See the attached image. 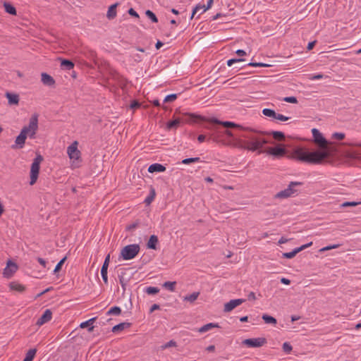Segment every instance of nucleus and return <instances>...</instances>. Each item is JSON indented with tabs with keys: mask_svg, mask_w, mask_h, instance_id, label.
Listing matches in <instances>:
<instances>
[{
	"mask_svg": "<svg viewBox=\"0 0 361 361\" xmlns=\"http://www.w3.org/2000/svg\"><path fill=\"white\" fill-rule=\"evenodd\" d=\"M18 266L16 263L9 260L7 263V266L4 269V276L8 279L13 276V274L17 271Z\"/></svg>",
	"mask_w": 361,
	"mask_h": 361,
	"instance_id": "obj_11",
	"label": "nucleus"
},
{
	"mask_svg": "<svg viewBox=\"0 0 361 361\" xmlns=\"http://www.w3.org/2000/svg\"><path fill=\"white\" fill-rule=\"evenodd\" d=\"M332 137L333 138H335V139H337V140H343L344 139L345 137V134L343 133H334L333 135H332Z\"/></svg>",
	"mask_w": 361,
	"mask_h": 361,
	"instance_id": "obj_49",
	"label": "nucleus"
},
{
	"mask_svg": "<svg viewBox=\"0 0 361 361\" xmlns=\"http://www.w3.org/2000/svg\"><path fill=\"white\" fill-rule=\"evenodd\" d=\"M41 76V80L44 85L47 86H52L55 84L54 79L50 75L46 73H42Z\"/></svg>",
	"mask_w": 361,
	"mask_h": 361,
	"instance_id": "obj_19",
	"label": "nucleus"
},
{
	"mask_svg": "<svg viewBox=\"0 0 361 361\" xmlns=\"http://www.w3.org/2000/svg\"><path fill=\"white\" fill-rule=\"evenodd\" d=\"M265 116L272 117L274 119H277L281 121H287L290 118L288 116H285L283 114H264Z\"/></svg>",
	"mask_w": 361,
	"mask_h": 361,
	"instance_id": "obj_34",
	"label": "nucleus"
},
{
	"mask_svg": "<svg viewBox=\"0 0 361 361\" xmlns=\"http://www.w3.org/2000/svg\"><path fill=\"white\" fill-rule=\"evenodd\" d=\"M361 202H345L341 204L342 207H355L358 204H360Z\"/></svg>",
	"mask_w": 361,
	"mask_h": 361,
	"instance_id": "obj_47",
	"label": "nucleus"
},
{
	"mask_svg": "<svg viewBox=\"0 0 361 361\" xmlns=\"http://www.w3.org/2000/svg\"><path fill=\"white\" fill-rule=\"evenodd\" d=\"M174 346H176V343L174 341L171 340V341L167 342L166 344H164L162 346V348L165 349L167 348L174 347Z\"/></svg>",
	"mask_w": 361,
	"mask_h": 361,
	"instance_id": "obj_50",
	"label": "nucleus"
},
{
	"mask_svg": "<svg viewBox=\"0 0 361 361\" xmlns=\"http://www.w3.org/2000/svg\"><path fill=\"white\" fill-rule=\"evenodd\" d=\"M160 308V306L157 304H154L150 307L149 312H153L154 311L159 310Z\"/></svg>",
	"mask_w": 361,
	"mask_h": 361,
	"instance_id": "obj_61",
	"label": "nucleus"
},
{
	"mask_svg": "<svg viewBox=\"0 0 361 361\" xmlns=\"http://www.w3.org/2000/svg\"><path fill=\"white\" fill-rule=\"evenodd\" d=\"M145 107H146L145 105H142L139 102L134 100L131 102V104L128 106V110L144 109H145Z\"/></svg>",
	"mask_w": 361,
	"mask_h": 361,
	"instance_id": "obj_30",
	"label": "nucleus"
},
{
	"mask_svg": "<svg viewBox=\"0 0 361 361\" xmlns=\"http://www.w3.org/2000/svg\"><path fill=\"white\" fill-rule=\"evenodd\" d=\"M156 195L155 190L152 187H151L149 195L147 196V197L145 200V203L146 204H149L151 202L154 200Z\"/></svg>",
	"mask_w": 361,
	"mask_h": 361,
	"instance_id": "obj_35",
	"label": "nucleus"
},
{
	"mask_svg": "<svg viewBox=\"0 0 361 361\" xmlns=\"http://www.w3.org/2000/svg\"><path fill=\"white\" fill-rule=\"evenodd\" d=\"M267 343L265 338H247L243 341V344L249 348H259Z\"/></svg>",
	"mask_w": 361,
	"mask_h": 361,
	"instance_id": "obj_7",
	"label": "nucleus"
},
{
	"mask_svg": "<svg viewBox=\"0 0 361 361\" xmlns=\"http://www.w3.org/2000/svg\"><path fill=\"white\" fill-rule=\"evenodd\" d=\"M200 161L199 157H194V158H187L182 161V163L184 164H189L190 163L197 162Z\"/></svg>",
	"mask_w": 361,
	"mask_h": 361,
	"instance_id": "obj_45",
	"label": "nucleus"
},
{
	"mask_svg": "<svg viewBox=\"0 0 361 361\" xmlns=\"http://www.w3.org/2000/svg\"><path fill=\"white\" fill-rule=\"evenodd\" d=\"M338 247H339V245H338V244H335V245H329V246H326V247H324L322 248L320 250V251L323 252V251H326V250H331V249L337 248Z\"/></svg>",
	"mask_w": 361,
	"mask_h": 361,
	"instance_id": "obj_52",
	"label": "nucleus"
},
{
	"mask_svg": "<svg viewBox=\"0 0 361 361\" xmlns=\"http://www.w3.org/2000/svg\"><path fill=\"white\" fill-rule=\"evenodd\" d=\"M284 101L290 103H297L298 100L295 97H286L283 99Z\"/></svg>",
	"mask_w": 361,
	"mask_h": 361,
	"instance_id": "obj_51",
	"label": "nucleus"
},
{
	"mask_svg": "<svg viewBox=\"0 0 361 361\" xmlns=\"http://www.w3.org/2000/svg\"><path fill=\"white\" fill-rule=\"evenodd\" d=\"M262 318L266 324H271L275 325L277 323V321L274 317L266 314H263Z\"/></svg>",
	"mask_w": 361,
	"mask_h": 361,
	"instance_id": "obj_32",
	"label": "nucleus"
},
{
	"mask_svg": "<svg viewBox=\"0 0 361 361\" xmlns=\"http://www.w3.org/2000/svg\"><path fill=\"white\" fill-rule=\"evenodd\" d=\"M194 121L197 120L207 121L208 125L205 126L209 130H218V126H222L226 129L229 128H238L242 130V133L238 135L239 137H244L246 139L243 141L244 148L250 151H256L263 147V146L268 143V141L264 138L257 135V130L248 128L243 127V126L236 124L231 121H221L217 118H212L207 119L204 116H202L200 114H190Z\"/></svg>",
	"mask_w": 361,
	"mask_h": 361,
	"instance_id": "obj_1",
	"label": "nucleus"
},
{
	"mask_svg": "<svg viewBox=\"0 0 361 361\" xmlns=\"http://www.w3.org/2000/svg\"><path fill=\"white\" fill-rule=\"evenodd\" d=\"M43 161V157L40 154H37L34 159L33 162L30 168V185H33L39 176L40 163Z\"/></svg>",
	"mask_w": 361,
	"mask_h": 361,
	"instance_id": "obj_5",
	"label": "nucleus"
},
{
	"mask_svg": "<svg viewBox=\"0 0 361 361\" xmlns=\"http://www.w3.org/2000/svg\"><path fill=\"white\" fill-rule=\"evenodd\" d=\"M176 284V281H166L164 284H163V286L166 288H167L168 290H169L170 291H174L175 290V286Z\"/></svg>",
	"mask_w": 361,
	"mask_h": 361,
	"instance_id": "obj_38",
	"label": "nucleus"
},
{
	"mask_svg": "<svg viewBox=\"0 0 361 361\" xmlns=\"http://www.w3.org/2000/svg\"><path fill=\"white\" fill-rule=\"evenodd\" d=\"M110 262V255H107L102 267L108 268Z\"/></svg>",
	"mask_w": 361,
	"mask_h": 361,
	"instance_id": "obj_53",
	"label": "nucleus"
},
{
	"mask_svg": "<svg viewBox=\"0 0 361 361\" xmlns=\"http://www.w3.org/2000/svg\"><path fill=\"white\" fill-rule=\"evenodd\" d=\"M6 96L10 104H17L19 102V96L16 94L6 92Z\"/></svg>",
	"mask_w": 361,
	"mask_h": 361,
	"instance_id": "obj_26",
	"label": "nucleus"
},
{
	"mask_svg": "<svg viewBox=\"0 0 361 361\" xmlns=\"http://www.w3.org/2000/svg\"><path fill=\"white\" fill-rule=\"evenodd\" d=\"M312 133L314 137V142L320 148L325 147L327 144V140L323 137L322 134L317 128L312 129Z\"/></svg>",
	"mask_w": 361,
	"mask_h": 361,
	"instance_id": "obj_10",
	"label": "nucleus"
},
{
	"mask_svg": "<svg viewBox=\"0 0 361 361\" xmlns=\"http://www.w3.org/2000/svg\"><path fill=\"white\" fill-rule=\"evenodd\" d=\"M224 133L228 136V137H234V134L229 130V129H226L224 130Z\"/></svg>",
	"mask_w": 361,
	"mask_h": 361,
	"instance_id": "obj_64",
	"label": "nucleus"
},
{
	"mask_svg": "<svg viewBox=\"0 0 361 361\" xmlns=\"http://www.w3.org/2000/svg\"><path fill=\"white\" fill-rule=\"evenodd\" d=\"M244 61H245V59H231L227 61L226 63H227V66H231L234 63H240L244 62Z\"/></svg>",
	"mask_w": 361,
	"mask_h": 361,
	"instance_id": "obj_41",
	"label": "nucleus"
},
{
	"mask_svg": "<svg viewBox=\"0 0 361 361\" xmlns=\"http://www.w3.org/2000/svg\"><path fill=\"white\" fill-rule=\"evenodd\" d=\"M213 1H214V0H208L207 1V5H205V7H204V10L202 11V13L205 12L207 10L209 9L212 7Z\"/></svg>",
	"mask_w": 361,
	"mask_h": 361,
	"instance_id": "obj_56",
	"label": "nucleus"
},
{
	"mask_svg": "<svg viewBox=\"0 0 361 361\" xmlns=\"http://www.w3.org/2000/svg\"><path fill=\"white\" fill-rule=\"evenodd\" d=\"M320 149L322 152H325L326 154V159L336 155L339 151L338 146L335 143H329L328 142L325 147H322Z\"/></svg>",
	"mask_w": 361,
	"mask_h": 361,
	"instance_id": "obj_9",
	"label": "nucleus"
},
{
	"mask_svg": "<svg viewBox=\"0 0 361 361\" xmlns=\"http://www.w3.org/2000/svg\"><path fill=\"white\" fill-rule=\"evenodd\" d=\"M61 66L65 70L70 71L73 68L74 63L73 61L68 59H61Z\"/></svg>",
	"mask_w": 361,
	"mask_h": 361,
	"instance_id": "obj_27",
	"label": "nucleus"
},
{
	"mask_svg": "<svg viewBox=\"0 0 361 361\" xmlns=\"http://www.w3.org/2000/svg\"><path fill=\"white\" fill-rule=\"evenodd\" d=\"M247 298L249 300H256V297H255V294L254 292H250L248 295H247Z\"/></svg>",
	"mask_w": 361,
	"mask_h": 361,
	"instance_id": "obj_60",
	"label": "nucleus"
},
{
	"mask_svg": "<svg viewBox=\"0 0 361 361\" xmlns=\"http://www.w3.org/2000/svg\"><path fill=\"white\" fill-rule=\"evenodd\" d=\"M244 302H245V299L231 300L229 302H226L224 305V311L225 312H231L234 308H235L237 306L243 304Z\"/></svg>",
	"mask_w": 361,
	"mask_h": 361,
	"instance_id": "obj_12",
	"label": "nucleus"
},
{
	"mask_svg": "<svg viewBox=\"0 0 361 361\" xmlns=\"http://www.w3.org/2000/svg\"><path fill=\"white\" fill-rule=\"evenodd\" d=\"M118 3L111 5L107 11L106 17L109 20L114 19L116 16V7Z\"/></svg>",
	"mask_w": 361,
	"mask_h": 361,
	"instance_id": "obj_24",
	"label": "nucleus"
},
{
	"mask_svg": "<svg viewBox=\"0 0 361 361\" xmlns=\"http://www.w3.org/2000/svg\"><path fill=\"white\" fill-rule=\"evenodd\" d=\"M145 15L152 20L153 23H157L158 18L156 15L150 10H147L145 11Z\"/></svg>",
	"mask_w": 361,
	"mask_h": 361,
	"instance_id": "obj_39",
	"label": "nucleus"
},
{
	"mask_svg": "<svg viewBox=\"0 0 361 361\" xmlns=\"http://www.w3.org/2000/svg\"><path fill=\"white\" fill-rule=\"evenodd\" d=\"M67 259V257L65 256L63 258H62L59 262L58 264L56 265L55 267V269L54 270V273H56L58 271H59L61 269V267L62 265L64 264V262H66Z\"/></svg>",
	"mask_w": 361,
	"mask_h": 361,
	"instance_id": "obj_43",
	"label": "nucleus"
},
{
	"mask_svg": "<svg viewBox=\"0 0 361 361\" xmlns=\"http://www.w3.org/2000/svg\"><path fill=\"white\" fill-rule=\"evenodd\" d=\"M283 350L285 353H289L292 350V346L287 342L283 344Z\"/></svg>",
	"mask_w": 361,
	"mask_h": 361,
	"instance_id": "obj_48",
	"label": "nucleus"
},
{
	"mask_svg": "<svg viewBox=\"0 0 361 361\" xmlns=\"http://www.w3.org/2000/svg\"><path fill=\"white\" fill-rule=\"evenodd\" d=\"M324 75L323 74H317V75H312L310 79L311 80H319V79H322L324 78Z\"/></svg>",
	"mask_w": 361,
	"mask_h": 361,
	"instance_id": "obj_58",
	"label": "nucleus"
},
{
	"mask_svg": "<svg viewBox=\"0 0 361 361\" xmlns=\"http://www.w3.org/2000/svg\"><path fill=\"white\" fill-rule=\"evenodd\" d=\"M52 317V312L49 309H47L42 315L37 319L36 324L37 326H42L44 324L49 322Z\"/></svg>",
	"mask_w": 361,
	"mask_h": 361,
	"instance_id": "obj_15",
	"label": "nucleus"
},
{
	"mask_svg": "<svg viewBox=\"0 0 361 361\" xmlns=\"http://www.w3.org/2000/svg\"><path fill=\"white\" fill-rule=\"evenodd\" d=\"M145 292L149 295H155L159 292V289L157 287L149 286L146 288Z\"/></svg>",
	"mask_w": 361,
	"mask_h": 361,
	"instance_id": "obj_42",
	"label": "nucleus"
},
{
	"mask_svg": "<svg viewBox=\"0 0 361 361\" xmlns=\"http://www.w3.org/2000/svg\"><path fill=\"white\" fill-rule=\"evenodd\" d=\"M302 185V182L291 181L289 183L288 188H286L285 190H283L277 192L274 195V198L275 199H286V198L290 197L294 195L295 194L298 193V190L295 189V187L300 186Z\"/></svg>",
	"mask_w": 361,
	"mask_h": 361,
	"instance_id": "obj_4",
	"label": "nucleus"
},
{
	"mask_svg": "<svg viewBox=\"0 0 361 361\" xmlns=\"http://www.w3.org/2000/svg\"><path fill=\"white\" fill-rule=\"evenodd\" d=\"M257 133H255L259 137H262L260 135H264V134H269L271 135L274 140L277 141H283L285 140V135L281 131H271L270 133H265L263 131H257Z\"/></svg>",
	"mask_w": 361,
	"mask_h": 361,
	"instance_id": "obj_16",
	"label": "nucleus"
},
{
	"mask_svg": "<svg viewBox=\"0 0 361 361\" xmlns=\"http://www.w3.org/2000/svg\"><path fill=\"white\" fill-rule=\"evenodd\" d=\"M128 13H129L130 16H131L133 17L139 18L138 13L133 8H130L128 11Z\"/></svg>",
	"mask_w": 361,
	"mask_h": 361,
	"instance_id": "obj_54",
	"label": "nucleus"
},
{
	"mask_svg": "<svg viewBox=\"0 0 361 361\" xmlns=\"http://www.w3.org/2000/svg\"><path fill=\"white\" fill-rule=\"evenodd\" d=\"M200 295V292H194L189 295H186L184 297L185 301H188L190 302H193L196 300Z\"/></svg>",
	"mask_w": 361,
	"mask_h": 361,
	"instance_id": "obj_36",
	"label": "nucleus"
},
{
	"mask_svg": "<svg viewBox=\"0 0 361 361\" xmlns=\"http://www.w3.org/2000/svg\"><path fill=\"white\" fill-rule=\"evenodd\" d=\"M158 243H159L158 237L156 235H152L149 237V239L147 243V247L148 249L157 250Z\"/></svg>",
	"mask_w": 361,
	"mask_h": 361,
	"instance_id": "obj_20",
	"label": "nucleus"
},
{
	"mask_svg": "<svg viewBox=\"0 0 361 361\" xmlns=\"http://www.w3.org/2000/svg\"><path fill=\"white\" fill-rule=\"evenodd\" d=\"M108 271V268L102 267V269H101V275H102V279L105 284H108V276H107L108 271Z\"/></svg>",
	"mask_w": 361,
	"mask_h": 361,
	"instance_id": "obj_40",
	"label": "nucleus"
},
{
	"mask_svg": "<svg viewBox=\"0 0 361 361\" xmlns=\"http://www.w3.org/2000/svg\"><path fill=\"white\" fill-rule=\"evenodd\" d=\"M250 66L253 67H267L269 66L268 64L264 63H257V62H250L247 64Z\"/></svg>",
	"mask_w": 361,
	"mask_h": 361,
	"instance_id": "obj_46",
	"label": "nucleus"
},
{
	"mask_svg": "<svg viewBox=\"0 0 361 361\" xmlns=\"http://www.w3.org/2000/svg\"><path fill=\"white\" fill-rule=\"evenodd\" d=\"M37 262L44 267H46V261L44 259L41 257H37Z\"/></svg>",
	"mask_w": 361,
	"mask_h": 361,
	"instance_id": "obj_63",
	"label": "nucleus"
},
{
	"mask_svg": "<svg viewBox=\"0 0 361 361\" xmlns=\"http://www.w3.org/2000/svg\"><path fill=\"white\" fill-rule=\"evenodd\" d=\"M8 286L11 290L18 293H23L26 289V287L24 285L19 283L17 281L11 282Z\"/></svg>",
	"mask_w": 361,
	"mask_h": 361,
	"instance_id": "obj_18",
	"label": "nucleus"
},
{
	"mask_svg": "<svg viewBox=\"0 0 361 361\" xmlns=\"http://www.w3.org/2000/svg\"><path fill=\"white\" fill-rule=\"evenodd\" d=\"M205 7V5H202L200 4H198L197 5L195 6V7L192 9V15L190 16V19H192L193 17L195 16V13L199 11L200 10H202Z\"/></svg>",
	"mask_w": 361,
	"mask_h": 361,
	"instance_id": "obj_44",
	"label": "nucleus"
},
{
	"mask_svg": "<svg viewBox=\"0 0 361 361\" xmlns=\"http://www.w3.org/2000/svg\"><path fill=\"white\" fill-rule=\"evenodd\" d=\"M281 283L285 285H289L290 283V281L286 278H281Z\"/></svg>",
	"mask_w": 361,
	"mask_h": 361,
	"instance_id": "obj_62",
	"label": "nucleus"
},
{
	"mask_svg": "<svg viewBox=\"0 0 361 361\" xmlns=\"http://www.w3.org/2000/svg\"><path fill=\"white\" fill-rule=\"evenodd\" d=\"M126 274L124 269L121 270V272L118 274L119 282L121 285V287H122L123 291L126 290V285H127L128 282L129 281V278L128 276H126Z\"/></svg>",
	"mask_w": 361,
	"mask_h": 361,
	"instance_id": "obj_21",
	"label": "nucleus"
},
{
	"mask_svg": "<svg viewBox=\"0 0 361 361\" xmlns=\"http://www.w3.org/2000/svg\"><path fill=\"white\" fill-rule=\"evenodd\" d=\"M38 128V119L37 115L34 114L30 120L29 124L24 126L20 134L16 138L15 144L11 146V148L21 149L24 147L27 136L30 138H35V135Z\"/></svg>",
	"mask_w": 361,
	"mask_h": 361,
	"instance_id": "obj_2",
	"label": "nucleus"
},
{
	"mask_svg": "<svg viewBox=\"0 0 361 361\" xmlns=\"http://www.w3.org/2000/svg\"><path fill=\"white\" fill-rule=\"evenodd\" d=\"M180 123V119L179 118H175L174 120L169 121L167 123L166 128L168 130H171L173 128H177Z\"/></svg>",
	"mask_w": 361,
	"mask_h": 361,
	"instance_id": "obj_31",
	"label": "nucleus"
},
{
	"mask_svg": "<svg viewBox=\"0 0 361 361\" xmlns=\"http://www.w3.org/2000/svg\"><path fill=\"white\" fill-rule=\"evenodd\" d=\"M140 250L138 244L125 246L121 251V257L125 260L132 259L137 256Z\"/></svg>",
	"mask_w": 361,
	"mask_h": 361,
	"instance_id": "obj_6",
	"label": "nucleus"
},
{
	"mask_svg": "<svg viewBox=\"0 0 361 361\" xmlns=\"http://www.w3.org/2000/svg\"><path fill=\"white\" fill-rule=\"evenodd\" d=\"M78 141H74L70 146L67 148V153L71 159L78 160L80 158L81 152L78 149Z\"/></svg>",
	"mask_w": 361,
	"mask_h": 361,
	"instance_id": "obj_8",
	"label": "nucleus"
},
{
	"mask_svg": "<svg viewBox=\"0 0 361 361\" xmlns=\"http://www.w3.org/2000/svg\"><path fill=\"white\" fill-rule=\"evenodd\" d=\"M235 54L237 55H238L239 56H244L247 54L246 52L243 49H238L235 51Z\"/></svg>",
	"mask_w": 361,
	"mask_h": 361,
	"instance_id": "obj_59",
	"label": "nucleus"
},
{
	"mask_svg": "<svg viewBox=\"0 0 361 361\" xmlns=\"http://www.w3.org/2000/svg\"><path fill=\"white\" fill-rule=\"evenodd\" d=\"M96 319H97V317H92L86 322H82L80 324V327L82 329L88 327V331L92 332L94 331V326H92V324L96 321Z\"/></svg>",
	"mask_w": 361,
	"mask_h": 361,
	"instance_id": "obj_23",
	"label": "nucleus"
},
{
	"mask_svg": "<svg viewBox=\"0 0 361 361\" xmlns=\"http://www.w3.org/2000/svg\"><path fill=\"white\" fill-rule=\"evenodd\" d=\"M219 327V324H215V323H208L204 326H202V327H200L199 329H198V331L200 333H204L207 331H209L211 330L213 328H218Z\"/></svg>",
	"mask_w": 361,
	"mask_h": 361,
	"instance_id": "obj_28",
	"label": "nucleus"
},
{
	"mask_svg": "<svg viewBox=\"0 0 361 361\" xmlns=\"http://www.w3.org/2000/svg\"><path fill=\"white\" fill-rule=\"evenodd\" d=\"M166 171V167L161 164L155 163L151 164L148 168V171L149 173L154 172H164Z\"/></svg>",
	"mask_w": 361,
	"mask_h": 361,
	"instance_id": "obj_22",
	"label": "nucleus"
},
{
	"mask_svg": "<svg viewBox=\"0 0 361 361\" xmlns=\"http://www.w3.org/2000/svg\"><path fill=\"white\" fill-rule=\"evenodd\" d=\"M312 245V242H310L309 243L305 244L299 247L295 248L293 251L289 252H284L283 253V257L286 259H291L294 257L298 252L300 251L305 250V248L311 246Z\"/></svg>",
	"mask_w": 361,
	"mask_h": 361,
	"instance_id": "obj_13",
	"label": "nucleus"
},
{
	"mask_svg": "<svg viewBox=\"0 0 361 361\" xmlns=\"http://www.w3.org/2000/svg\"><path fill=\"white\" fill-rule=\"evenodd\" d=\"M316 42H317L316 40L312 41V42H310L308 43V44H307V50H309V51L312 50L314 48V47L315 46Z\"/></svg>",
	"mask_w": 361,
	"mask_h": 361,
	"instance_id": "obj_57",
	"label": "nucleus"
},
{
	"mask_svg": "<svg viewBox=\"0 0 361 361\" xmlns=\"http://www.w3.org/2000/svg\"><path fill=\"white\" fill-rule=\"evenodd\" d=\"M267 153L276 157H281L286 154V150L285 148L279 145L275 147H269L267 149Z\"/></svg>",
	"mask_w": 361,
	"mask_h": 361,
	"instance_id": "obj_14",
	"label": "nucleus"
},
{
	"mask_svg": "<svg viewBox=\"0 0 361 361\" xmlns=\"http://www.w3.org/2000/svg\"><path fill=\"white\" fill-rule=\"evenodd\" d=\"M4 7L5 11L11 15L16 16V8L8 2H4Z\"/></svg>",
	"mask_w": 361,
	"mask_h": 361,
	"instance_id": "obj_29",
	"label": "nucleus"
},
{
	"mask_svg": "<svg viewBox=\"0 0 361 361\" xmlns=\"http://www.w3.org/2000/svg\"><path fill=\"white\" fill-rule=\"evenodd\" d=\"M130 326H131V323H130V322H121V323L113 326L111 331L114 333H116L118 331H121L124 330L125 329H128Z\"/></svg>",
	"mask_w": 361,
	"mask_h": 361,
	"instance_id": "obj_25",
	"label": "nucleus"
},
{
	"mask_svg": "<svg viewBox=\"0 0 361 361\" xmlns=\"http://www.w3.org/2000/svg\"><path fill=\"white\" fill-rule=\"evenodd\" d=\"M36 353H37L36 348L30 349L25 355V360H26L27 361H32L36 355Z\"/></svg>",
	"mask_w": 361,
	"mask_h": 361,
	"instance_id": "obj_33",
	"label": "nucleus"
},
{
	"mask_svg": "<svg viewBox=\"0 0 361 361\" xmlns=\"http://www.w3.org/2000/svg\"><path fill=\"white\" fill-rule=\"evenodd\" d=\"M138 226V222H135L126 226V231H131Z\"/></svg>",
	"mask_w": 361,
	"mask_h": 361,
	"instance_id": "obj_55",
	"label": "nucleus"
},
{
	"mask_svg": "<svg viewBox=\"0 0 361 361\" xmlns=\"http://www.w3.org/2000/svg\"><path fill=\"white\" fill-rule=\"evenodd\" d=\"M121 313V309L119 307L114 306L109 309V310L106 312L107 315H119Z\"/></svg>",
	"mask_w": 361,
	"mask_h": 361,
	"instance_id": "obj_37",
	"label": "nucleus"
},
{
	"mask_svg": "<svg viewBox=\"0 0 361 361\" xmlns=\"http://www.w3.org/2000/svg\"><path fill=\"white\" fill-rule=\"evenodd\" d=\"M295 155L299 161L309 164H321L326 159V154L321 150L309 152L299 148L295 151Z\"/></svg>",
	"mask_w": 361,
	"mask_h": 361,
	"instance_id": "obj_3",
	"label": "nucleus"
},
{
	"mask_svg": "<svg viewBox=\"0 0 361 361\" xmlns=\"http://www.w3.org/2000/svg\"><path fill=\"white\" fill-rule=\"evenodd\" d=\"M177 94H171L165 97V98L163 100V104L161 105L162 109L164 110L165 111H171L166 104L174 102L177 99Z\"/></svg>",
	"mask_w": 361,
	"mask_h": 361,
	"instance_id": "obj_17",
	"label": "nucleus"
}]
</instances>
